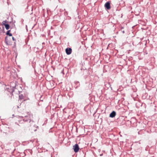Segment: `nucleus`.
I'll list each match as a JSON object with an SVG mask.
<instances>
[{
  "mask_svg": "<svg viewBox=\"0 0 157 157\" xmlns=\"http://www.w3.org/2000/svg\"><path fill=\"white\" fill-rule=\"evenodd\" d=\"M31 116H33V115L29 114L28 115L25 116V117L23 119V121L24 122L29 121V123H30L31 122H33V121L31 120L30 118Z\"/></svg>",
  "mask_w": 157,
  "mask_h": 157,
  "instance_id": "obj_1",
  "label": "nucleus"
},
{
  "mask_svg": "<svg viewBox=\"0 0 157 157\" xmlns=\"http://www.w3.org/2000/svg\"><path fill=\"white\" fill-rule=\"evenodd\" d=\"M73 149H74V151L75 152H78L79 149L78 145L77 144H76L75 145L73 146Z\"/></svg>",
  "mask_w": 157,
  "mask_h": 157,
  "instance_id": "obj_2",
  "label": "nucleus"
},
{
  "mask_svg": "<svg viewBox=\"0 0 157 157\" xmlns=\"http://www.w3.org/2000/svg\"><path fill=\"white\" fill-rule=\"evenodd\" d=\"M66 53L67 55H70L71 53L72 49L71 48H67L65 49Z\"/></svg>",
  "mask_w": 157,
  "mask_h": 157,
  "instance_id": "obj_3",
  "label": "nucleus"
},
{
  "mask_svg": "<svg viewBox=\"0 0 157 157\" xmlns=\"http://www.w3.org/2000/svg\"><path fill=\"white\" fill-rule=\"evenodd\" d=\"M105 6L108 10H109L110 9V3L109 2H106L105 4Z\"/></svg>",
  "mask_w": 157,
  "mask_h": 157,
  "instance_id": "obj_4",
  "label": "nucleus"
},
{
  "mask_svg": "<svg viewBox=\"0 0 157 157\" xmlns=\"http://www.w3.org/2000/svg\"><path fill=\"white\" fill-rule=\"evenodd\" d=\"M116 115V112L113 111L109 115V117H111L113 118L115 117Z\"/></svg>",
  "mask_w": 157,
  "mask_h": 157,
  "instance_id": "obj_5",
  "label": "nucleus"
},
{
  "mask_svg": "<svg viewBox=\"0 0 157 157\" xmlns=\"http://www.w3.org/2000/svg\"><path fill=\"white\" fill-rule=\"evenodd\" d=\"M6 30H8L10 28L9 25L8 24H6L4 25Z\"/></svg>",
  "mask_w": 157,
  "mask_h": 157,
  "instance_id": "obj_6",
  "label": "nucleus"
},
{
  "mask_svg": "<svg viewBox=\"0 0 157 157\" xmlns=\"http://www.w3.org/2000/svg\"><path fill=\"white\" fill-rule=\"evenodd\" d=\"M10 30H9L6 33V34L8 35H9V36H12V35L11 33H10Z\"/></svg>",
  "mask_w": 157,
  "mask_h": 157,
  "instance_id": "obj_7",
  "label": "nucleus"
},
{
  "mask_svg": "<svg viewBox=\"0 0 157 157\" xmlns=\"http://www.w3.org/2000/svg\"><path fill=\"white\" fill-rule=\"evenodd\" d=\"M19 98L20 100L24 99V97L22 94H20L19 95Z\"/></svg>",
  "mask_w": 157,
  "mask_h": 157,
  "instance_id": "obj_8",
  "label": "nucleus"
},
{
  "mask_svg": "<svg viewBox=\"0 0 157 157\" xmlns=\"http://www.w3.org/2000/svg\"><path fill=\"white\" fill-rule=\"evenodd\" d=\"M7 23V21H4L2 22V24L4 25L5 24H6Z\"/></svg>",
  "mask_w": 157,
  "mask_h": 157,
  "instance_id": "obj_9",
  "label": "nucleus"
},
{
  "mask_svg": "<svg viewBox=\"0 0 157 157\" xmlns=\"http://www.w3.org/2000/svg\"><path fill=\"white\" fill-rule=\"evenodd\" d=\"M29 98H27V99H24V101H25L27 100H29Z\"/></svg>",
  "mask_w": 157,
  "mask_h": 157,
  "instance_id": "obj_10",
  "label": "nucleus"
},
{
  "mask_svg": "<svg viewBox=\"0 0 157 157\" xmlns=\"http://www.w3.org/2000/svg\"><path fill=\"white\" fill-rule=\"evenodd\" d=\"M31 124H30L28 125V127H30V126H31Z\"/></svg>",
  "mask_w": 157,
  "mask_h": 157,
  "instance_id": "obj_11",
  "label": "nucleus"
},
{
  "mask_svg": "<svg viewBox=\"0 0 157 157\" xmlns=\"http://www.w3.org/2000/svg\"><path fill=\"white\" fill-rule=\"evenodd\" d=\"M12 39H13V40H15V39L13 37H12Z\"/></svg>",
  "mask_w": 157,
  "mask_h": 157,
  "instance_id": "obj_12",
  "label": "nucleus"
}]
</instances>
